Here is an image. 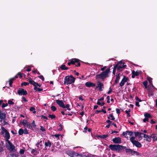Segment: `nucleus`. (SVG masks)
<instances>
[{
	"mask_svg": "<svg viewBox=\"0 0 157 157\" xmlns=\"http://www.w3.org/2000/svg\"><path fill=\"white\" fill-rule=\"evenodd\" d=\"M98 82V86H96V89L100 87L104 88V85L103 84H102L101 82L99 81Z\"/></svg>",
	"mask_w": 157,
	"mask_h": 157,
	"instance_id": "19",
	"label": "nucleus"
},
{
	"mask_svg": "<svg viewBox=\"0 0 157 157\" xmlns=\"http://www.w3.org/2000/svg\"><path fill=\"white\" fill-rule=\"evenodd\" d=\"M142 135H143V137L144 138L146 139H147V138H148L149 136H148V135H146L144 133H143Z\"/></svg>",
	"mask_w": 157,
	"mask_h": 157,
	"instance_id": "58",
	"label": "nucleus"
},
{
	"mask_svg": "<svg viewBox=\"0 0 157 157\" xmlns=\"http://www.w3.org/2000/svg\"><path fill=\"white\" fill-rule=\"evenodd\" d=\"M108 136V134H106L99 136V137L101 138L105 139Z\"/></svg>",
	"mask_w": 157,
	"mask_h": 157,
	"instance_id": "34",
	"label": "nucleus"
},
{
	"mask_svg": "<svg viewBox=\"0 0 157 157\" xmlns=\"http://www.w3.org/2000/svg\"><path fill=\"white\" fill-rule=\"evenodd\" d=\"M109 148L112 151H115L118 152L121 151L126 149L125 146H122L119 144H110L109 146Z\"/></svg>",
	"mask_w": 157,
	"mask_h": 157,
	"instance_id": "2",
	"label": "nucleus"
},
{
	"mask_svg": "<svg viewBox=\"0 0 157 157\" xmlns=\"http://www.w3.org/2000/svg\"><path fill=\"white\" fill-rule=\"evenodd\" d=\"M6 118V114L5 113L2 112L0 110V119L2 120H5Z\"/></svg>",
	"mask_w": 157,
	"mask_h": 157,
	"instance_id": "13",
	"label": "nucleus"
},
{
	"mask_svg": "<svg viewBox=\"0 0 157 157\" xmlns=\"http://www.w3.org/2000/svg\"><path fill=\"white\" fill-rule=\"evenodd\" d=\"M51 108L53 112L55 111H56V109H57L56 107L55 106H53V105L52 106Z\"/></svg>",
	"mask_w": 157,
	"mask_h": 157,
	"instance_id": "40",
	"label": "nucleus"
},
{
	"mask_svg": "<svg viewBox=\"0 0 157 157\" xmlns=\"http://www.w3.org/2000/svg\"><path fill=\"white\" fill-rule=\"evenodd\" d=\"M60 135L59 134H56L54 135V136L56 137V138H57L58 139H59V137L60 136Z\"/></svg>",
	"mask_w": 157,
	"mask_h": 157,
	"instance_id": "54",
	"label": "nucleus"
},
{
	"mask_svg": "<svg viewBox=\"0 0 157 157\" xmlns=\"http://www.w3.org/2000/svg\"><path fill=\"white\" fill-rule=\"evenodd\" d=\"M44 144L46 147H50L51 145V144L49 140H48L47 142L45 143Z\"/></svg>",
	"mask_w": 157,
	"mask_h": 157,
	"instance_id": "20",
	"label": "nucleus"
},
{
	"mask_svg": "<svg viewBox=\"0 0 157 157\" xmlns=\"http://www.w3.org/2000/svg\"><path fill=\"white\" fill-rule=\"evenodd\" d=\"M32 124H33V128H35L36 127V125L35 124V122L34 121H33V122L32 123Z\"/></svg>",
	"mask_w": 157,
	"mask_h": 157,
	"instance_id": "61",
	"label": "nucleus"
},
{
	"mask_svg": "<svg viewBox=\"0 0 157 157\" xmlns=\"http://www.w3.org/2000/svg\"><path fill=\"white\" fill-rule=\"evenodd\" d=\"M8 104L9 105H13L14 103L11 100H8Z\"/></svg>",
	"mask_w": 157,
	"mask_h": 157,
	"instance_id": "48",
	"label": "nucleus"
},
{
	"mask_svg": "<svg viewBox=\"0 0 157 157\" xmlns=\"http://www.w3.org/2000/svg\"><path fill=\"white\" fill-rule=\"evenodd\" d=\"M148 96L150 97L151 96L154 95V93L152 89L151 88H149L147 90Z\"/></svg>",
	"mask_w": 157,
	"mask_h": 157,
	"instance_id": "15",
	"label": "nucleus"
},
{
	"mask_svg": "<svg viewBox=\"0 0 157 157\" xmlns=\"http://www.w3.org/2000/svg\"><path fill=\"white\" fill-rule=\"evenodd\" d=\"M1 129L2 131L1 132V134H3L4 132L5 133L4 137L6 138V141L7 142L9 141V140L10 138V136L9 132L3 126H2Z\"/></svg>",
	"mask_w": 157,
	"mask_h": 157,
	"instance_id": "4",
	"label": "nucleus"
},
{
	"mask_svg": "<svg viewBox=\"0 0 157 157\" xmlns=\"http://www.w3.org/2000/svg\"><path fill=\"white\" fill-rule=\"evenodd\" d=\"M22 100L25 102L28 101V100H26V99L25 98L24 96L22 97Z\"/></svg>",
	"mask_w": 157,
	"mask_h": 157,
	"instance_id": "64",
	"label": "nucleus"
},
{
	"mask_svg": "<svg viewBox=\"0 0 157 157\" xmlns=\"http://www.w3.org/2000/svg\"><path fill=\"white\" fill-rule=\"evenodd\" d=\"M125 63L123 62L122 61H121L118 62L115 65H117V67L118 66H122L123 65H124Z\"/></svg>",
	"mask_w": 157,
	"mask_h": 157,
	"instance_id": "29",
	"label": "nucleus"
},
{
	"mask_svg": "<svg viewBox=\"0 0 157 157\" xmlns=\"http://www.w3.org/2000/svg\"><path fill=\"white\" fill-rule=\"evenodd\" d=\"M7 142L10 147L9 148L7 147H6L8 149L11 151H13L15 149V146L12 144V143L10 141H7Z\"/></svg>",
	"mask_w": 157,
	"mask_h": 157,
	"instance_id": "10",
	"label": "nucleus"
},
{
	"mask_svg": "<svg viewBox=\"0 0 157 157\" xmlns=\"http://www.w3.org/2000/svg\"><path fill=\"white\" fill-rule=\"evenodd\" d=\"M127 132H128V134L130 136L133 135V132L132 131H127Z\"/></svg>",
	"mask_w": 157,
	"mask_h": 157,
	"instance_id": "46",
	"label": "nucleus"
},
{
	"mask_svg": "<svg viewBox=\"0 0 157 157\" xmlns=\"http://www.w3.org/2000/svg\"><path fill=\"white\" fill-rule=\"evenodd\" d=\"M56 102L60 107L63 109L65 108V104L63 101L57 100H56Z\"/></svg>",
	"mask_w": 157,
	"mask_h": 157,
	"instance_id": "8",
	"label": "nucleus"
},
{
	"mask_svg": "<svg viewBox=\"0 0 157 157\" xmlns=\"http://www.w3.org/2000/svg\"><path fill=\"white\" fill-rule=\"evenodd\" d=\"M27 121L26 120H23L22 122H21V123L23 125L25 126V125L27 124L28 123Z\"/></svg>",
	"mask_w": 157,
	"mask_h": 157,
	"instance_id": "37",
	"label": "nucleus"
},
{
	"mask_svg": "<svg viewBox=\"0 0 157 157\" xmlns=\"http://www.w3.org/2000/svg\"><path fill=\"white\" fill-rule=\"evenodd\" d=\"M151 136H152L153 142H154L157 140V137L155 134H151Z\"/></svg>",
	"mask_w": 157,
	"mask_h": 157,
	"instance_id": "21",
	"label": "nucleus"
},
{
	"mask_svg": "<svg viewBox=\"0 0 157 157\" xmlns=\"http://www.w3.org/2000/svg\"><path fill=\"white\" fill-rule=\"evenodd\" d=\"M143 84L145 87V88H147V81H145L144 82H143Z\"/></svg>",
	"mask_w": 157,
	"mask_h": 157,
	"instance_id": "41",
	"label": "nucleus"
},
{
	"mask_svg": "<svg viewBox=\"0 0 157 157\" xmlns=\"http://www.w3.org/2000/svg\"><path fill=\"white\" fill-rule=\"evenodd\" d=\"M38 77L41 79L43 81H44V79L42 75H41L39 76H38Z\"/></svg>",
	"mask_w": 157,
	"mask_h": 157,
	"instance_id": "51",
	"label": "nucleus"
},
{
	"mask_svg": "<svg viewBox=\"0 0 157 157\" xmlns=\"http://www.w3.org/2000/svg\"><path fill=\"white\" fill-rule=\"evenodd\" d=\"M109 117H111V120H114L115 119V118L113 115V114H110L109 115Z\"/></svg>",
	"mask_w": 157,
	"mask_h": 157,
	"instance_id": "49",
	"label": "nucleus"
},
{
	"mask_svg": "<svg viewBox=\"0 0 157 157\" xmlns=\"http://www.w3.org/2000/svg\"><path fill=\"white\" fill-rule=\"evenodd\" d=\"M34 90L38 91L39 92H40L43 90V89L42 88H40L37 87L36 86L34 87Z\"/></svg>",
	"mask_w": 157,
	"mask_h": 157,
	"instance_id": "28",
	"label": "nucleus"
},
{
	"mask_svg": "<svg viewBox=\"0 0 157 157\" xmlns=\"http://www.w3.org/2000/svg\"><path fill=\"white\" fill-rule=\"evenodd\" d=\"M24 133L25 134H29L28 131L26 128H25L24 129Z\"/></svg>",
	"mask_w": 157,
	"mask_h": 157,
	"instance_id": "52",
	"label": "nucleus"
},
{
	"mask_svg": "<svg viewBox=\"0 0 157 157\" xmlns=\"http://www.w3.org/2000/svg\"><path fill=\"white\" fill-rule=\"evenodd\" d=\"M29 84V83L26 82H24L21 83V86L24 85L25 86H26L27 85H28Z\"/></svg>",
	"mask_w": 157,
	"mask_h": 157,
	"instance_id": "47",
	"label": "nucleus"
},
{
	"mask_svg": "<svg viewBox=\"0 0 157 157\" xmlns=\"http://www.w3.org/2000/svg\"><path fill=\"white\" fill-rule=\"evenodd\" d=\"M49 117H50L52 119H53L56 118V116L54 114H52V115L49 114Z\"/></svg>",
	"mask_w": 157,
	"mask_h": 157,
	"instance_id": "45",
	"label": "nucleus"
},
{
	"mask_svg": "<svg viewBox=\"0 0 157 157\" xmlns=\"http://www.w3.org/2000/svg\"><path fill=\"white\" fill-rule=\"evenodd\" d=\"M30 111H32L34 113H36V111H35V109L34 107H31L29 109Z\"/></svg>",
	"mask_w": 157,
	"mask_h": 157,
	"instance_id": "33",
	"label": "nucleus"
},
{
	"mask_svg": "<svg viewBox=\"0 0 157 157\" xmlns=\"http://www.w3.org/2000/svg\"><path fill=\"white\" fill-rule=\"evenodd\" d=\"M126 66V65H123L122 66H118L117 67V70L119 71H122L123 69L125 68Z\"/></svg>",
	"mask_w": 157,
	"mask_h": 157,
	"instance_id": "14",
	"label": "nucleus"
},
{
	"mask_svg": "<svg viewBox=\"0 0 157 157\" xmlns=\"http://www.w3.org/2000/svg\"><path fill=\"white\" fill-rule=\"evenodd\" d=\"M110 70L109 68H108L105 71L101 72L100 74L96 75L95 76L96 79H98L100 78L104 80L105 78L108 77V74L110 72Z\"/></svg>",
	"mask_w": 157,
	"mask_h": 157,
	"instance_id": "1",
	"label": "nucleus"
},
{
	"mask_svg": "<svg viewBox=\"0 0 157 157\" xmlns=\"http://www.w3.org/2000/svg\"><path fill=\"white\" fill-rule=\"evenodd\" d=\"M60 69L62 70H67L69 69L68 67H66L64 64L62 65L60 67Z\"/></svg>",
	"mask_w": 157,
	"mask_h": 157,
	"instance_id": "22",
	"label": "nucleus"
},
{
	"mask_svg": "<svg viewBox=\"0 0 157 157\" xmlns=\"http://www.w3.org/2000/svg\"><path fill=\"white\" fill-rule=\"evenodd\" d=\"M84 86L82 85H79L78 86V89L80 90H82L84 88Z\"/></svg>",
	"mask_w": 157,
	"mask_h": 157,
	"instance_id": "44",
	"label": "nucleus"
},
{
	"mask_svg": "<svg viewBox=\"0 0 157 157\" xmlns=\"http://www.w3.org/2000/svg\"><path fill=\"white\" fill-rule=\"evenodd\" d=\"M29 83L33 85L34 87L36 86V84L35 83H36V82H35L33 80H32L31 78L29 79Z\"/></svg>",
	"mask_w": 157,
	"mask_h": 157,
	"instance_id": "25",
	"label": "nucleus"
},
{
	"mask_svg": "<svg viewBox=\"0 0 157 157\" xmlns=\"http://www.w3.org/2000/svg\"><path fill=\"white\" fill-rule=\"evenodd\" d=\"M128 80V78L125 76H124L123 78L122 79L120 83V85L121 86H123L125 82H126Z\"/></svg>",
	"mask_w": 157,
	"mask_h": 157,
	"instance_id": "9",
	"label": "nucleus"
},
{
	"mask_svg": "<svg viewBox=\"0 0 157 157\" xmlns=\"http://www.w3.org/2000/svg\"><path fill=\"white\" fill-rule=\"evenodd\" d=\"M117 65H115L113 68V74L114 75L115 74L116 71V69H117Z\"/></svg>",
	"mask_w": 157,
	"mask_h": 157,
	"instance_id": "35",
	"label": "nucleus"
},
{
	"mask_svg": "<svg viewBox=\"0 0 157 157\" xmlns=\"http://www.w3.org/2000/svg\"><path fill=\"white\" fill-rule=\"evenodd\" d=\"M18 134L19 135H21L24 133V131L22 128H20L18 131Z\"/></svg>",
	"mask_w": 157,
	"mask_h": 157,
	"instance_id": "30",
	"label": "nucleus"
},
{
	"mask_svg": "<svg viewBox=\"0 0 157 157\" xmlns=\"http://www.w3.org/2000/svg\"><path fill=\"white\" fill-rule=\"evenodd\" d=\"M116 113H117L118 114H119L120 113V110L118 109H116Z\"/></svg>",
	"mask_w": 157,
	"mask_h": 157,
	"instance_id": "62",
	"label": "nucleus"
},
{
	"mask_svg": "<svg viewBox=\"0 0 157 157\" xmlns=\"http://www.w3.org/2000/svg\"><path fill=\"white\" fill-rule=\"evenodd\" d=\"M14 80V78H10L9 80V85L11 87H12V84L13 81Z\"/></svg>",
	"mask_w": 157,
	"mask_h": 157,
	"instance_id": "27",
	"label": "nucleus"
},
{
	"mask_svg": "<svg viewBox=\"0 0 157 157\" xmlns=\"http://www.w3.org/2000/svg\"><path fill=\"white\" fill-rule=\"evenodd\" d=\"M134 133H135V136H136V137L137 136L139 135V134H140V135H142V134H143V133L140 132H134Z\"/></svg>",
	"mask_w": 157,
	"mask_h": 157,
	"instance_id": "39",
	"label": "nucleus"
},
{
	"mask_svg": "<svg viewBox=\"0 0 157 157\" xmlns=\"http://www.w3.org/2000/svg\"><path fill=\"white\" fill-rule=\"evenodd\" d=\"M112 90L111 88V87H110L109 88V91L108 92H107V94H110L111 92H112Z\"/></svg>",
	"mask_w": 157,
	"mask_h": 157,
	"instance_id": "63",
	"label": "nucleus"
},
{
	"mask_svg": "<svg viewBox=\"0 0 157 157\" xmlns=\"http://www.w3.org/2000/svg\"><path fill=\"white\" fill-rule=\"evenodd\" d=\"M135 99L136 101H138L139 102H141L142 101V100L140 99H139L137 96L136 97Z\"/></svg>",
	"mask_w": 157,
	"mask_h": 157,
	"instance_id": "57",
	"label": "nucleus"
},
{
	"mask_svg": "<svg viewBox=\"0 0 157 157\" xmlns=\"http://www.w3.org/2000/svg\"><path fill=\"white\" fill-rule=\"evenodd\" d=\"M120 73H118V74L117 73V75H116V79L115 80V81L117 82H118L120 78Z\"/></svg>",
	"mask_w": 157,
	"mask_h": 157,
	"instance_id": "26",
	"label": "nucleus"
},
{
	"mask_svg": "<svg viewBox=\"0 0 157 157\" xmlns=\"http://www.w3.org/2000/svg\"><path fill=\"white\" fill-rule=\"evenodd\" d=\"M107 102L108 103H110V97L109 96H107Z\"/></svg>",
	"mask_w": 157,
	"mask_h": 157,
	"instance_id": "59",
	"label": "nucleus"
},
{
	"mask_svg": "<svg viewBox=\"0 0 157 157\" xmlns=\"http://www.w3.org/2000/svg\"><path fill=\"white\" fill-rule=\"evenodd\" d=\"M97 104L98 105H100L102 106L104 105L105 103L104 102H102L101 103L100 102L98 101L97 102Z\"/></svg>",
	"mask_w": 157,
	"mask_h": 157,
	"instance_id": "43",
	"label": "nucleus"
},
{
	"mask_svg": "<svg viewBox=\"0 0 157 157\" xmlns=\"http://www.w3.org/2000/svg\"><path fill=\"white\" fill-rule=\"evenodd\" d=\"M135 155L137 156H138L140 155V153L136 151H134L133 150L132 155Z\"/></svg>",
	"mask_w": 157,
	"mask_h": 157,
	"instance_id": "36",
	"label": "nucleus"
},
{
	"mask_svg": "<svg viewBox=\"0 0 157 157\" xmlns=\"http://www.w3.org/2000/svg\"><path fill=\"white\" fill-rule=\"evenodd\" d=\"M125 151L126 153H129L131 154V155H132V152L133 150L129 148H126L125 149Z\"/></svg>",
	"mask_w": 157,
	"mask_h": 157,
	"instance_id": "23",
	"label": "nucleus"
},
{
	"mask_svg": "<svg viewBox=\"0 0 157 157\" xmlns=\"http://www.w3.org/2000/svg\"><path fill=\"white\" fill-rule=\"evenodd\" d=\"M17 93L20 95H25L27 94V91L23 88H20L17 91Z\"/></svg>",
	"mask_w": 157,
	"mask_h": 157,
	"instance_id": "7",
	"label": "nucleus"
},
{
	"mask_svg": "<svg viewBox=\"0 0 157 157\" xmlns=\"http://www.w3.org/2000/svg\"><path fill=\"white\" fill-rule=\"evenodd\" d=\"M70 105L69 104H67L66 105H65V108H66L69 111L71 110V109L70 108Z\"/></svg>",
	"mask_w": 157,
	"mask_h": 157,
	"instance_id": "38",
	"label": "nucleus"
},
{
	"mask_svg": "<svg viewBox=\"0 0 157 157\" xmlns=\"http://www.w3.org/2000/svg\"><path fill=\"white\" fill-rule=\"evenodd\" d=\"M78 61H80L78 59L76 58H74L72 59L70 61V63L71 64L74 65L75 63H77Z\"/></svg>",
	"mask_w": 157,
	"mask_h": 157,
	"instance_id": "17",
	"label": "nucleus"
},
{
	"mask_svg": "<svg viewBox=\"0 0 157 157\" xmlns=\"http://www.w3.org/2000/svg\"><path fill=\"white\" fill-rule=\"evenodd\" d=\"M40 130L42 132H44L45 131V129L42 126H40Z\"/></svg>",
	"mask_w": 157,
	"mask_h": 157,
	"instance_id": "55",
	"label": "nucleus"
},
{
	"mask_svg": "<svg viewBox=\"0 0 157 157\" xmlns=\"http://www.w3.org/2000/svg\"><path fill=\"white\" fill-rule=\"evenodd\" d=\"M112 141L115 144H120L121 143V139L119 137H115L112 139Z\"/></svg>",
	"mask_w": 157,
	"mask_h": 157,
	"instance_id": "11",
	"label": "nucleus"
},
{
	"mask_svg": "<svg viewBox=\"0 0 157 157\" xmlns=\"http://www.w3.org/2000/svg\"><path fill=\"white\" fill-rule=\"evenodd\" d=\"M8 105V104L7 103L5 104L4 103H3L2 105V108H4L5 107L7 106Z\"/></svg>",
	"mask_w": 157,
	"mask_h": 157,
	"instance_id": "50",
	"label": "nucleus"
},
{
	"mask_svg": "<svg viewBox=\"0 0 157 157\" xmlns=\"http://www.w3.org/2000/svg\"><path fill=\"white\" fill-rule=\"evenodd\" d=\"M67 154L71 157H82L83 155L82 154H79L74 151H69Z\"/></svg>",
	"mask_w": 157,
	"mask_h": 157,
	"instance_id": "6",
	"label": "nucleus"
},
{
	"mask_svg": "<svg viewBox=\"0 0 157 157\" xmlns=\"http://www.w3.org/2000/svg\"><path fill=\"white\" fill-rule=\"evenodd\" d=\"M132 78H134L136 76H138L139 75V73L137 71H135L134 70H133L132 72Z\"/></svg>",
	"mask_w": 157,
	"mask_h": 157,
	"instance_id": "16",
	"label": "nucleus"
},
{
	"mask_svg": "<svg viewBox=\"0 0 157 157\" xmlns=\"http://www.w3.org/2000/svg\"><path fill=\"white\" fill-rule=\"evenodd\" d=\"M25 150L23 149H21L19 151V153L21 154H24L25 152Z\"/></svg>",
	"mask_w": 157,
	"mask_h": 157,
	"instance_id": "53",
	"label": "nucleus"
},
{
	"mask_svg": "<svg viewBox=\"0 0 157 157\" xmlns=\"http://www.w3.org/2000/svg\"><path fill=\"white\" fill-rule=\"evenodd\" d=\"M86 86L88 87H94L95 86V84L91 82H88L85 83Z\"/></svg>",
	"mask_w": 157,
	"mask_h": 157,
	"instance_id": "12",
	"label": "nucleus"
},
{
	"mask_svg": "<svg viewBox=\"0 0 157 157\" xmlns=\"http://www.w3.org/2000/svg\"><path fill=\"white\" fill-rule=\"evenodd\" d=\"M144 116L145 117H146L148 118H151L152 117L151 115V114L150 113H145L144 114Z\"/></svg>",
	"mask_w": 157,
	"mask_h": 157,
	"instance_id": "24",
	"label": "nucleus"
},
{
	"mask_svg": "<svg viewBox=\"0 0 157 157\" xmlns=\"http://www.w3.org/2000/svg\"><path fill=\"white\" fill-rule=\"evenodd\" d=\"M17 75L19 76V78H21L22 77V75H25L24 73H21V72H19L17 73Z\"/></svg>",
	"mask_w": 157,
	"mask_h": 157,
	"instance_id": "42",
	"label": "nucleus"
},
{
	"mask_svg": "<svg viewBox=\"0 0 157 157\" xmlns=\"http://www.w3.org/2000/svg\"><path fill=\"white\" fill-rule=\"evenodd\" d=\"M27 125V127L28 128H29L31 129H33V128L32 125L31 124L29 123H28L26 125Z\"/></svg>",
	"mask_w": 157,
	"mask_h": 157,
	"instance_id": "31",
	"label": "nucleus"
},
{
	"mask_svg": "<svg viewBox=\"0 0 157 157\" xmlns=\"http://www.w3.org/2000/svg\"><path fill=\"white\" fill-rule=\"evenodd\" d=\"M128 133V132H127V131L125 132H123L122 133V135L124 136L125 137H126V136Z\"/></svg>",
	"mask_w": 157,
	"mask_h": 157,
	"instance_id": "56",
	"label": "nucleus"
},
{
	"mask_svg": "<svg viewBox=\"0 0 157 157\" xmlns=\"http://www.w3.org/2000/svg\"><path fill=\"white\" fill-rule=\"evenodd\" d=\"M147 79L150 85H152V78L151 77H148L147 78Z\"/></svg>",
	"mask_w": 157,
	"mask_h": 157,
	"instance_id": "32",
	"label": "nucleus"
},
{
	"mask_svg": "<svg viewBox=\"0 0 157 157\" xmlns=\"http://www.w3.org/2000/svg\"><path fill=\"white\" fill-rule=\"evenodd\" d=\"M31 152L32 154L35 156L36 155L39 153V152L35 149H32Z\"/></svg>",
	"mask_w": 157,
	"mask_h": 157,
	"instance_id": "18",
	"label": "nucleus"
},
{
	"mask_svg": "<svg viewBox=\"0 0 157 157\" xmlns=\"http://www.w3.org/2000/svg\"><path fill=\"white\" fill-rule=\"evenodd\" d=\"M135 137L132 136L130 138V140L132 143L136 147L140 148L142 146V144L138 141L135 140Z\"/></svg>",
	"mask_w": 157,
	"mask_h": 157,
	"instance_id": "5",
	"label": "nucleus"
},
{
	"mask_svg": "<svg viewBox=\"0 0 157 157\" xmlns=\"http://www.w3.org/2000/svg\"><path fill=\"white\" fill-rule=\"evenodd\" d=\"M143 122H145L146 121L149 122L148 121V118H147L146 117H145L143 120Z\"/></svg>",
	"mask_w": 157,
	"mask_h": 157,
	"instance_id": "60",
	"label": "nucleus"
},
{
	"mask_svg": "<svg viewBox=\"0 0 157 157\" xmlns=\"http://www.w3.org/2000/svg\"><path fill=\"white\" fill-rule=\"evenodd\" d=\"M75 80V78L72 75L67 76L64 78V84L68 85L72 84L74 82Z\"/></svg>",
	"mask_w": 157,
	"mask_h": 157,
	"instance_id": "3",
	"label": "nucleus"
}]
</instances>
